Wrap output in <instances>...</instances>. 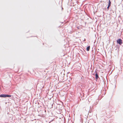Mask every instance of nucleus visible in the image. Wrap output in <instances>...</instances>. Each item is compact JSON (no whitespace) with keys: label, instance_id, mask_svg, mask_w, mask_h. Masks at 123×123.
Instances as JSON below:
<instances>
[{"label":"nucleus","instance_id":"obj_7","mask_svg":"<svg viewBox=\"0 0 123 123\" xmlns=\"http://www.w3.org/2000/svg\"><path fill=\"white\" fill-rule=\"evenodd\" d=\"M92 110H90L89 111V113H91L92 112Z\"/></svg>","mask_w":123,"mask_h":123},{"label":"nucleus","instance_id":"obj_12","mask_svg":"<svg viewBox=\"0 0 123 123\" xmlns=\"http://www.w3.org/2000/svg\"><path fill=\"white\" fill-rule=\"evenodd\" d=\"M90 108H91V106L90 107Z\"/></svg>","mask_w":123,"mask_h":123},{"label":"nucleus","instance_id":"obj_8","mask_svg":"<svg viewBox=\"0 0 123 123\" xmlns=\"http://www.w3.org/2000/svg\"><path fill=\"white\" fill-rule=\"evenodd\" d=\"M77 28H78V29H79V27H77Z\"/></svg>","mask_w":123,"mask_h":123},{"label":"nucleus","instance_id":"obj_1","mask_svg":"<svg viewBox=\"0 0 123 123\" xmlns=\"http://www.w3.org/2000/svg\"><path fill=\"white\" fill-rule=\"evenodd\" d=\"M11 96L10 95H9L6 94H2L0 95V97H1L5 98L6 97H11Z\"/></svg>","mask_w":123,"mask_h":123},{"label":"nucleus","instance_id":"obj_5","mask_svg":"<svg viewBox=\"0 0 123 123\" xmlns=\"http://www.w3.org/2000/svg\"><path fill=\"white\" fill-rule=\"evenodd\" d=\"M90 48V46H88L86 48V50L88 51H89Z\"/></svg>","mask_w":123,"mask_h":123},{"label":"nucleus","instance_id":"obj_2","mask_svg":"<svg viewBox=\"0 0 123 123\" xmlns=\"http://www.w3.org/2000/svg\"><path fill=\"white\" fill-rule=\"evenodd\" d=\"M117 43L120 45H121L123 43L122 40L120 38L118 39L117 41Z\"/></svg>","mask_w":123,"mask_h":123},{"label":"nucleus","instance_id":"obj_4","mask_svg":"<svg viewBox=\"0 0 123 123\" xmlns=\"http://www.w3.org/2000/svg\"><path fill=\"white\" fill-rule=\"evenodd\" d=\"M94 73H96L95 74V79H97L99 78V76L98 74L97 73V72L96 71H95Z\"/></svg>","mask_w":123,"mask_h":123},{"label":"nucleus","instance_id":"obj_9","mask_svg":"<svg viewBox=\"0 0 123 123\" xmlns=\"http://www.w3.org/2000/svg\"><path fill=\"white\" fill-rule=\"evenodd\" d=\"M98 103L97 101V102H96V104H95V105H96Z\"/></svg>","mask_w":123,"mask_h":123},{"label":"nucleus","instance_id":"obj_3","mask_svg":"<svg viewBox=\"0 0 123 123\" xmlns=\"http://www.w3.org/2000/svg\"><path fill=\"white\" fill-rule=\"evenodd\" d=\"M111 1L110 0H109V3H108V6L107 7V10H108L109 9V8L110 7V6H111Z\"/></svg>","mask_w":123,"mask_h":123},{"label":"nucleus","instance_id":"obj_6","mask_svg":"<svg viewBox=\"0 0 123 123\" xmlns=\"http://www.w3.org/2000/svg\"><path fill=\"white\" fill-rule=\"evenodd\" d=\"M116 47H117V51L118 52L119 49V46L117 45V46H116Z\"/></svg>","mask_w":123,"mask_h":123},{"label":"nucleus","instance_id":"obj_10","mask_svg":"<svg viewBox=\"0 0 123 123\" xmlns=\"http://www.w3.org/2000/svg\"><path fill=\"white\" fill-rule=\"evenodd\" d=\"M86 39H84V41H86Z\"/></svg>","mask_w":123,"mask_h":123},{"label":"nucleus","instance_id":"obj_11","mask_svg":"<svg viewBox=\"0 0 123 123\" xmlns=\"http://www.w3.org/2000/svg\"><path fill=\"white\" fill-rule=\"evenodd\" d=\"M82 77H82V78H81V79H82Z\"/></svg>","mask_w":123,"mask_h":123}]
</instances>
